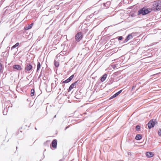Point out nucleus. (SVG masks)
<instances>
[{"mask_svg":"<svg viewBox=\"0 0 161 161\" xmlns=\"http://www.w3.org/2000/svg\"><path fill=\"white\" fill-rule=\"evenodd\" d=\"M152 9L155 11L161 9V2L157 1L154 2L152 7Z\"/></svg>","mask_w":161,"mask_h":161,"instance_id":"f257e3e1","label":"nucleus"},{"mask_svg":"<svg viewBox=\"0 0 161 161\" xmlns=\"http://www.w3.org/2000/svg\"><path fill=\"white\" fill-rule=\"evenodd\" d=\"M151 11V9H146L143 8L139 11V14H142L143 15L148 14Z\"/></svg>","mask_w":161,"mask_h":161,"instance_id":"f03ea898","label":"nucleus"},{"mask_svg":"<svg viewBox=\"0 0 161 161\" xmlns=\"http://www.w3.org/2000/svg\"><path fill=\"white\" fill-rule=\"evenodd\" d=\"M83 38V35L81 32L77 33L75 36V39L76 41L79 42Z\"/></svg>","mask_w":161,"mask_h":161,"instance_id":"7ed1b4c3","label":"nucleus"},{"mask_svg":"<svg viewBox=\"0 0 161 161\" xmlns=\"http://www.w3.org/2000/svg\"><path fill=\"white\" fill-rule=\"evenodd\" d=\"M156 120V119L154 120L153 119L151 120L148 123V126L149 129H151L152 127H153L155 124V121Z\"/></svg>","mask_w":161,"mask_h":161,"instance_id":"20e7f679","label":"nucleus"},{"mask_svg":"<svg viewBox=\"0 0 161 161\" xmlns=\"http://www.w3.org/2000/svg\"><path fill=\"white\" fill-rule=\"evenodd\" d=\"M13 68L14 69L17 70L18 71L22 70V68L21 66L19 64L14 65L13 66Z\"/></svg>","mask_w":161,"mask_h":161,"instance_id":"39448f33","label":"nucleus"},{"mask_svg":"<svg viewBox=\"0 0 161 161\" xmlns=\"http://www.w3.org/2000/svg\"><path fill=\"white\" fill-rule=\"evenodd\" d=\"M32 68V66L30 64H27L25 67V69L27 71H30Z\"/></svg>","mask_w":161,"mask_h":161,"instance_id":"423d86ee","label":"nucleus"},{"mask_svg":"<svg viewBox=\"0 0 161 161\" xmlns=\"http://www.w3.org/2000/svg\"><path fill=\"white\" fill-rule=\"evenodd\" d=\"M78 82V81H75V82L69 86V89L68 92H70L74 87H75V86Z\"/></svg>","mask_w":161,"mask_h":161,"instance_id":"0eeeda50","label":"nucleus"},{"mask_svg":"<svg viewBox=\"0 0 161 161\" xmlns=\"http://www.w3.org/2000/svg\"><path fill=\"white\" fill-rule=\"evenodd\" d=\"M146 155L147 157L148 158L152 157L154 155V154H153V153L151 152H147L146 153Z\"/></svg>","mask_w":161,"mask_h":161,"instance_id":"6e6552de","label":"nucleus"},{"mask_svg":"<svg viewBox=\"0 0 161 161\" xmlns=\"http://www.w3.org/2000/svg\"><path fill=\"white\" fill-rule=\"evenodd\" d=\"M57 142L56 140L55 139L53 140L52 143V146L54 148H56L57 147Z\"/></svg>","mask_w":161,"mask_h":161,"instance_id":"1a4fd4ad","label":"nucleus"},{"mask_svg":"<svg viewBox=\"0 0 161 161\" xmlns=\"http://www.w3.org/2000/svg\"><path fill=\"white\" fill-rule=\"evenodd\" d=\"M34 24L33 23H31V24L28 25V26L25 27L24 28V30H27L31 29Z\"/></svg>","mask_w":161,"mask_h":161,"instance_id":"9d476101","label":"nucleus"},{"mask_svg":"<svg viewBox=\"0 0 161 161\" xmlns=\"http://www.w3.org/2000/svg\"><path fill=\"white\" fill-rule=\"evenodd\" d=\"M122 91V90H120L117 93H116L113 96L111 97L110 98V99H112L114 98L115 97H116L117 96H118Z\"/></svg>","mask_w":161,"mask_h":161,"instance_id":"9b49d317","label":"nucleus"},{"mask_svg":"<svg viewBox=\"0 0 161 161\" xmlns=\"http://www.w3.org/2000/svg\"><path fill=\"white\" fill-rule=\"evenodd\" d=\"M107 74H104L101 78V81L102 82H103L107 78Z\"/></svg>","mask_w":161,"mask_h":161,"instance_id":"f8f14e48","label":"nucleus"},{"mask_svg":"<svg viewBox=\"0 0 161 161\" xmlns=\"http://www.w3.org/2000/svg\"><path fill=\"white\" fill-rule=\"evenodd\" d=\"M6 51H5L4 52H3L2 54H1V56L2 57H4V56H5V57H6V56H8V53H6Z\"/></svg>","mask_w":161,"mask_h":161,"instance_id":"ddd939ff","label":"nucleus"},{"mask_svg":"<svg viewBox=\"0 0 161 161\" xmlns=\"http://www.w3.org/2000/svg\"><path fill=\"white\" fill-rule=\"evenodd\" d=\"M132 36L130 34L129 35L126 37V39H125V41L127 42L128 40H129L130 39H132Z\"/></svg>","mask_w":161,"mask_h":161,"instance_id":"4468645a","label":"nucleus"},{"mask_svg":"<svg viewBox=\"0 0 161 161\" xmlns=\"http://www.w3.org/2000/svg\"><path fill=\"white\" fill-rule=\"evenodd\" d=\"M142 138V136L140 134H137L136 135L135 138L136 140H140Z\"/></svg>","mask_w":161,"mask_h":161,"instance_id":"2eb2a0df","label":"nucleus"},{"mask_svg":"<svg viewBox=\"0 0 161 161\" xmlns=\"http://www.w3.org/2000/svg\"><path fill=\"white\" fill-rule=\"evenodd\" d=\"M19 42H17L15 45H13L11 48V50H12L13 49L17 47H18L19 46Z\"/></svg>","mask_w":161,"mask_h":161,"instance_id":"dca6fc26","label":"nucleus"},{"mask_svg":"<svg viewBox=\"0 0 161 161\" xmlns=\"http://www.w3.org/2000/svg\"><path fill=\"white\" fill-rule=\"evenodd\" d=\"M35 92V90L34 89L32 88L31 91V96L33 97L34 95V93Z\"/></svg>","mask_w":161,"mask_h":161,"instance_id":"f3484780","label":"nucleus"},{"mask_svg":"<svg viewBox=\"0 0 161 161\" xmlns=\"http://www.w3.org/2000/svg\"><path fill=\"white\" fill-rule=\"evenodd\" d=\"M54 65L56 67H58L59 65L58 61H57L56 60H55L54 61Z\"/></svg>","mask_w":161,"mask_h":161,"instance_id":"a211bd4d","label":"nucleus"},{"mask_svg":"<svg viewBox=\"0 0 161 161\" xmlns=\"http://www.w3.org/2000/svg\"><path fill=\"white\" fill-rule=\"evenodd\" d=\"M40 68V62H38L37 63V68L36 69V72H37Z\"/></svg>","mask_w":161,"mask_h":161,"instance_id":"6ab92c4d","label":"nucleus"},{"mask_svg":"<svg viewBox=\"0 0 161 161\" xmlns=\"http://www.w3.org/2000/svg\"><path fill=\"white\" fill-rule=\"evenodd\" d=\"M8 111V110L7 109H4V110L3 111V114L4 115H6L7 114V112Z\"/></svg>","mask_w":161,"mask_h":161,"instance_id":"aec40b11","label":"nucleus"},{"mask_svg":"<svg viewBox=\"0 0 161 161\" xmlns=\"http://www.w3.org/2000/svg\"><path fill=\"white\" fill-rule=\"evenodd\" d=\"M3 71V64H2L0 63V73L2 72Z\"/></svg>","mask_w":161,"mask_h":161,"instance_id":"412c9836","label":"nucleus"},{"mask_svg":"<svg viewBox=\"0 0 161 161\" xmlns=\"http://www.w3.org/2000/svg\"><path fill=\"white\" fill-rule=\"evenodd\" d=\"M158 134L159 136H161V129L158 130Z\"/></svg>","mask_w":161,"mask_h":161,"instance_id":"4be33fe9","label":"nucleus"},{"mask_svg":"<svg viewBox=\"0 0 161 161\" xmlns=\"http://www.w3.org/2000/svg\"><path fill=\"white\" fill-rule=\"evenodd\" d=\"M140 129V126L138 125L136 126V130H138Z\"/></svg>","mask_w":161,"mask_h":161,"instance_id":"5701e85b","label":"nucleus"},{"mask_svg":"<svg viewBox=\"0 0 161 161\" xmlns=\"http://www.w3.org/2000/svg\"><path fill=\"white\" fill-rule=\"evenodd\" d=\"M74 75H71L69 78L70 79V80H71L73 78H74Z\"/></svg>","mask_w":161,"mask_h":161,"instance_id":"b1692460","label":"nucleus"},{"mask_svg":"<svg viewBox=\"0 0 161 161\" xmlns=\"http://www.w3.org/2000/svg\"><path fill=\"white\" fill-rule=\"evenodd\" d=\"M39 96V95H38L37 97L36 98V99H35V102H36V101H37L39 99V98H38V97Z\"/></svg>","mask_w":161,"mask_h":161,"instance_id":"393cba45","label":"nucleus"},{"mask_svg":"<svg viewBox=\"0 0 161 161\" xmlns=\"http://www.w3.org/2000/svg\"><path fill=\"white\" fill-rule=\"evenodd\" d=\"M3 2V0H2L0 2V7H1V6L2 5Z\"/></svg>","mask_w":161,"mask_h":161,"instance_id":"a878e982","label":"nucleus"},{"mask_svg":"<svg viewBox=\"0 0 161 161\" xmlns=\"http://www.w3.org/2000/svg\"><path fill=\"white\" fill-rule=\"evenodd\" d=\"M122 39L123 37L122 36H119L118 38V39L119 40H121Z\"/></svg>","mask_w":161,"mask_h":161,"instance_id":"bb28decb","label":"nucleus"},{"mask_svg":"<svg viewBox=\"0 0 161 161\" xmlns=\"http://www.w3.org/2000/svg\"><path fill=\"white\" fill-rule=\"evenodd\" d=\"M63 82L64 83H68V81H67V79L64 81Z\"/></svg>","mask_w":161,"mask_h":161,"instance_id":"cd10ccee","label":"nucleus"},{"mask_svg":"<svg viewBox=\"0 0 161 161\" xmlns=\"http://www.w3.org/2000/svg\"><path fill=\"white\" fill-rule=\"evenodd\" d=\"M10 47H7V50H8V52H9V50L10 49Z\"/></svg>","mask_w":161,"mask_h":161,"instance_id":"c85d7f7f","label":"nucleus"},{"mask_svg":"<svg viewBox=\"0 0 161 161\" xmlns=\"http://www.w3.org/2000/svg\"><path fill=\"white\" fill-rule=\"evenodd\" d=\"M67 81H68V82H69L70 81H71V80H70V79L69 78H68V79H67Z\"/></svg>","mask_w":161,"mask_h":161,"instance_id":"c756f323","label":"nucleus"},{"mask_svg":"<svg viewBox=\"0 0 161 161\" xmlns=\"http://www.w3.org/2000/svg\"><path fill=\"white\" fill-rule=\"evenodd\" d=\"M40 78V75L38 77V79H39Z\"/></svg>","mask_w":161,"mask_h":161,"instance_id":"7c9ffc66","label":"nucleus"},{"mask_svg":"<svg viewBox=\"0 0 161 161\" xmlns=\"http://www.w3.org/2000/svg\"><path fill=\"white\" fill-rule=\"evenodd\" d=\"M39 89L40 90V84L39 85Z\"/></svg>","mask_w":161,"mask_h":161,"instance_id":"2f4dec72","label":"nucleus"},{"mask_svg":"<svg viewBox=\"0 0 161 161\" xmlns=\"http://www.w3.org/2000/svg\"><path fill=\"white\" fill-rule=\"evenodd\" d=\"M3 42V41L1 42V44H1V46H2V44Z\"/></svg>","mask_w":161,"mask_h":161,"instance_id":"473e14b6","label":"nucleus"},{"mask_svg":"<svg viewBox=\"0 0 161 161\" xmlns=\"http://www.w3.org/2000/svg\"><path fill=\"white\" fill-rule=\"evenodd\" d=\"M35 129L36 130L37 129L36 128H35Z\"/></svg>","mask_w":161,"mask_h":161,"instance_id":"72a5a7b5","label":"nucleus"}]
</instances>
